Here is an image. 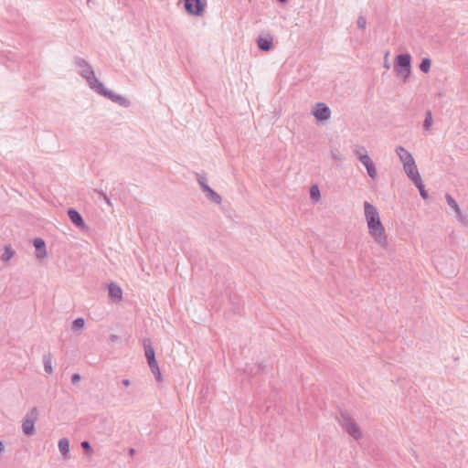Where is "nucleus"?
<instances>
[{
	"label": "nucleus",
	"mask_w": 468,
	"mask_h": 468,
	"mask_svg": "<svg viewBox=\"0 0 468 468\" xmlns=\"http://www.w3.org/2000/svg\"><path fill=\"white\" fill-rule=\"evenodd\" d=\"M363 206L369 235L377 244L387 249L388 247V235L377 207L367 201H365Z\"/></svg>",
	"instance_id": "1"
},
{
	"label": "nucleus",
	"mask_w": 468,
	"mask_h": 468,
	"mask_svg": "<svg viewBox=\"0 0 468 468\" xmlns=\"http://www.w3.org/2000/svg\"><path fill=\"white\" fill-rule=\"evenodd\" d=\"M74 64L78 69L79 74L86 80L89 87L95 90L96 88L101 83L96 77L92 66L83 58L76 57Z\"/></svg>",
	"instance_id": "2"
},
{
	"label": "nucleus",
	"mask_w": 468,
	"mask_h": 468,
	"mask_svg": "<svg viewBox=\"0 0 468 468\" xmlns=\"http://www.w3.org/2000/svg\"><path fill=\"white\" fill-rule=\"evenodd\" d=\"M411 57L410 54H400L395 58L394 69L397 75L407 81L411 72Z\"/></svg>",
	"instance_id": "3"
},
{
	"label": "nucleus",
	"mask_w": 468,
	"mask_h": 468,
	"mask_svg": "<svg viewBox=\"0 0 468 468\" xmlns=\"http://www.w3.org/2000/svg\"><path fill=\"white\" fill-rule=\"evenodd\" d=\"M338 422L340 426L355 440H359L362 438L363 433L360 427L349 415L342 413Z\"/></svg>",
	"instance_id": "4"
},
{
	"label": "nucleus",
	"mask_w": 468,
	"mask_h": 468,
	"mask_svg": "<svg viewBox=\"0 0 468 468\" xmlns=\"http://www.w3.org/2000/svg\"><path fill=\"white\" fill-rule=\"evenodd\" d=\"M94 91L101 96L106 97L107 99L111 100L112 102L117 103L120 106L127 108L131 104L130 101L125 97L105 88L102 82L96 88Z\"/></svg>",
	"instance_id": "5"
},
{
	"label": "nucleus",
	"mask_w": 468,
	"mask_h": 468,
	"mask_svg": "<svg viewBox=\"0 0 468 468\" xmlns=\"http://www.w3.org/2000/svg\"><path fill=\"white\" fill-rule=\"evenodd\" d=\"M94 91L101 96L106 97L107 99L111 100L112 102L117 103L120 106L127 108L131 104L130 101L125 97L105 88L102 82L96 88Z\"/></svg>",
	"instance_id": "6"
},
{
	"label": "nucleus",
	"mask_w": 468,
	"mask_h": 468,
	"mask_svg": "<svg viewBox=\"0 0 468 468\" xmlns=\"http://www.w3.org/2000/svg\"><path fill=\"white\" fill-rule=\"evenodd\" d=\"M37 416L38 410L36 407L32 408L30 411L26 415L22 422V431L26 435L30 436L35 433V422L37 419Z\"/></svg>",
	"instance_id": "7"
},
{
	"label": "nucleus",
	"mask_w": 468,
	"mask_h": 468,
	"mask_svg": "<svg viewBox=\"0 0 468 468\" xmlns=\"http://www.w3.org/2000/svg\"><path fill=\"white\" fill-rule=\"evenodd\" d=\"M312 115L317 122H326L331 118V110L324 102H317L314 105Z\"/></svg>",
	"instance_id": "8"
},
{
	"label": "nucleus",
	"mask_w": 468,
	"mask_h": 468,
	"mask_svg": "<svg viewBox=\"0 0 468 468\" xmlns=\"http://www.w3.org/2000/svg\"><path fill=\"white\" fill-rule=\"evenodd\" d=\"M185 8L191 15L201 16L204 11V4L201 0H186Z\"/></svg>",
	"instance_id": "9"
},
{
	"label": "nucleus",
	"mask_w": 468,
	"mask_h": 468,
	"mask_svg": "<svg viewBox=\"0 0 468 468\" xmlns=\"http://www.w3.org/2000/svg\"><path fill=\"white\" fill-rule=\"evenodd\" d=\"M257 45L262 51H269L273 48V37L270 33L260 35L257 38Z\"/></svg>",
	"instance_id": "10"
},
{
	"label": "nucleus",
	"mask_w": 468,
	"mask_h": 468,
	"mask_svg": "<svg viewBox=\"0 0 468 468\" xmlns=\"http://www.w3.org/2000/svg\"><path fill=\"white\" fill-rule=\"evenodd\" d=\"M403 169L408 176V177L413 181V183L421 179L420 173L417 169V165L415 164V160L410 161L403 165Z\"/></svg>",
	"instance_id": "11"
},
{
	"label": "nucleus",
	"mask_w": 468,
	"mask_h": 468,
	"mask_svg": "<svg viewBox=\"0 0 468 468\" xmlns=\"http://www.w3.org/2000/svg\"><path fill=\"white\" fill-rule=\"evenodd\" d=\"M68 216L72 223H74L77 227L84 228L85 223L81 217V215L75 209L70 208L68 211Z\"/></svg>",
	"instance_id": "12"
},
{
	"label": "nucleus",
	"mask_w": 468,
	"mask_h": 468,
	"mask_svg": "<svg viewBox=\"0 0 468 468\" xmlns=\"http://www.w3.org/2000/svg\"><path fill=\"white\" fill-rule=\"evenodd\" d=\"M109 296L114 301H121L122 298V290L116 283H110L109 285Z\"/></svg>",
	"instance_id": "13"
},
{
	"label": "nucleus",
	"mask_w": 468,
	"mask_h": 468,
	"mask_svg": "<svg viewBox=\"0 0 468 468\" xmlns=\"http://www.w3.org/2000/svg\"><path fill=\"white\" fill-rule=\"evenodd\" d=\"M58 450L65 460L69 458V441L68 438H62L58 441Z\"/></svg>",
	"instance_id": "14"
},
{
	"label": "nucleus",
	"mask_w": 468,
	"mask_h": 468,
	"mask_svg": "<svg viewBox=\"0 0 468 468\" xmlns=\"http://www.w3.org/2000/svg\"><path fill=\"white\" fill-rule=\"evenodd\" d=\"M396 153L403 165L414 160L412 154L402 146H398Z\"/></svg>",
	"instance_id": "15"
},
{
	"label": "nucleus",
	"mask_w": 468,
	"mask_h": 468,
	"mask_svg": "<svg viewBox=\"0 0 468 468\" xmlns=\"http://www.w3.org/2000/svg\"><path fill=\"white\" fill-rule=\"evenodd\" d=\"M34 247L38 251L37 258L43 259L47 256V250H46V244L45 241L40 239L37 238L33 241Z\"/></svg>",
	"instance_id": "16"
},
{
	"label": "nucleus",
	"mask_w": 468,
	"mask_h": 468,
	"mask_svg": "<svg viewBox=\"0 0 468 468\" xmlns=\"http://www.w3.org/2000/svg\"><path fill=\"white\" fill-rule=\"evenodd\" d=\"M445 199L447 204L455 211L457 218L463 220V217L462 211L454 198L451 195L446 194Z\"/></svg>",
	"instance_id": "17"
},
{
	"label": "nucleus",
	"mask_w": 468,
	"mask_h": 468,
	"mask_svg": "<svg viewBox=\"0 0 468 468\" xmlns=\"http://www.w3.org/2000/svg\"><path fill=\"white\" fill-rule=\"evenodd\" d=\"M146 342H148V340H145L144 342V349H145V357L149 364V363L155 362L156 359H155L154 350L153 346L151 345H147Z\"/></svg>",
	"instance_id": "18"
},
{
	"label": "nucleus",
	"mask_w": 468,
	"mask_h": 468,
	"mask_svg": "<svg viewBox=\"0 0 468 468\" xmlns=\"http://www.w3.org/2000/svg\"><path fill=\"white\" fill-rule=\"evenodd\" d=\"M149 367L151 369V372L154 376L157 382L161 383L163 381V377L159 368V366L157 364V361L149 363Z\"/></svg>",
	"instance_id": "19"
},
{
	"label": "nucleus",
	"mask_w": 468,
	"mask_h": 468,
	"mask_svg": "<svg viewBox=\"0 0 468 468\" xmlns=\"http://www.w3.org/2000/svg\"><path fill=\"white\" fill-rule=\"evenodd\" d=\"M433 125V118L431 111L425 112V119L423 122V132L428 133Z\"/></svg>",
	"instance_id": "20"
},
{
	"label": "nucleus",
	"mask_w": 468,
	"mask_h": 468,
	"mask_svg": "<svg viewBox=\"0 0 468 468\" xmlns=\"http://www.w3.org/2000/svg\"><path fill=\"white\" fill-rule=\"evenodd\" d=\"M205 193L207 194V198L212 201L213 203L219 205L222 202V197L211 187L208 189V191H206Z\"/></svg>",
	"instance_id": "21"
},
{
	"label": "nucleus",
	"mask_w": 468,
	"mask_h": 468,
	"mask_svg": "<svg viewBox=\"0 0 468 468\" xmlns=\"http://www.w3.org/2000/svg\"><path fill=\"white\" fill-rule=\"evenodd\" d=\"M197 183L199 184L201 189L204 192L208 191L210 186L207 183V179L206 175H204V174H197Z\"/></svg>",
	"instance_id": "22"
},
{
	"label": "nucleus",
	"mask_w": 468,
	"mask_h": 468,
	"mask_svg": "<svg viewBox=\"0 0 468 468\" xmlns=\"http://www.w3.org/2000/svg\"><path fill=\"white\" fill-rule=\"evenodd\" d=\"M15 255V250L11 248L10 245H5L4 248V253L1 256V260L3 261H8Z\"/></svg>",
	"instance_id": "23"
},
{
	"label": "nucleus",
	"mask_w": 468,
	"mask_h": 468,
	"mask_svg": "<svg viewBox=\"0 0 468 468\" xmlns=\"http://www.w3.org/2000/svg\"><path fill=\"white\" fill-rule=\"evenodd\" d=\"M44 369L48 374H51L53 372L52 368V357L51 355H45L43 357Z\"/></svg>",
	"instance_id": "24"
},
{
	"label": "nucleus",
	"mask_w": 468,
	"mask_h": 468,
	"mask_svg": "<svg viewBox=\"0 0 468 468\" xmlns=\"http://www.w3.org/2000/svg\"><path fill=\"white\" fill-rule=\"evenodd\" d=\"M310 197L314 202L319 201L321 193L317 185H314L310 187Z\"/></svg>",
	"instance_id": "25"
},
{
	"label": "nucleus",
	"mask_w": 468,
	"mask_h": 468,
	"mask_svg": "<svg viewBox=\"0 0 468 468\" xmlns=\"http://www.w3.org/2000/svg\"><path fill=\"white\" fill-rule=\"evenodd\" d=\"M414 185L416 186V187L419 189L420 191V197L423 198V199H427L428 198V194L425 190V187H424V185H423V182H422V179L417 181L414 183Z\"/></svg>",
	"instance_id": "26"
},
{
	"label": "nucleus",
	"mask_w": 468,
	"mask_h": 468,
	"mask_svg": "<svg viewBox=\"0 0 468 468\" xmlns=\"http://www.w3.org/2000/svg\"><path fill=\"white\" fill-rule=\"evenodd\" d=\"M431 59L428 58H425L421 60V62L420 64V69L424 73H428L431 69Z\"/></svg>",
	"instance_id": "27"
},
{
	"label": "nucleus",
	"mask_w": 468,
	"mask_h": 468,
	"mask_svg": "<svg viewBox=\"0 0 468 468\" xmlns=\"http://www.w3.org/2000/svg\"><path fill=\"white\" fill-rule=\"evenodd\" d=\"M359 161L366 167V169H367L368 167H370L374 165L373 161L371 160V158L367 153L364 156H360Z\"/></svg>",
	"instance_id": "28"
},
{
	"label": "nucleus",
	"mask_w": 468,
	"mask_h": 468,
	"mask_svg": "<svg viewBox=\"0 0 468 468\" xmlns=\"http://www.w3.org/2000/svg\"><path fill=\"white\" fill-rule=\"evenodd\" d=\"M359 161L366 167V169H367L368 167H370L374 165L373 161L371 160V158L367 153L364 156H360Z\"/></svg>",
	"instance_id": "29"
},
{
	"label": "nucleus",
	"mask_w": 468,
	"mask_h": 468,
	"mask_svg": "<svg viewBox=\"0 0 468 468\" xmlns=\"http://www.w3.org/2000/svg\"><path fill=\"white\" fill-rule=\"evenodd\" d=\"M359 161L366 167V169H367L368 167H370L374 165L373 161L371 160V158L367 153L364 156H360Z\"/></svg>",
	"instance_id": "30"
},
{
	"label": "nucleus",
	"mask_w": 468,
	"mask_h": 468,
	"mask_svg": "<svg viewBox=\"0 0 468 468\" xmlns=\"http://www.w3.org/2000/svg\"><path fill=\"white\" fill-rule=\"evenodd\" d=\"M85 325V321L83 318H77L72 323V329H81Z\"/></svg>",
	"instance_id": "31"
},
{
	"label": "nucleus",
	"mask_w": 468,
	"mask_h": 468,
	"mask_svg": "<svg viewBox=\"0 0 468 468\" xmlns=\"http://www.w3.org/2000/svg\"><path fill=\"white\" fill-rule=\"evenodd\" d=\"M331 157L334 161H341L343 159V155L337 149L331 150Z\"/></svg>",
	"instance_id": "32"
},
{
	"label": "nucleus",
	"mask_w": 468,
	"mask_h": 468,
	"mask_svg": "<svg viewBox=\"0 0 468 468\" xmlns=\"http://www.w3.org/2000/svg\"><path fill=\"white\" fill-rule=\"evenodd\" d=\"M355 154L356 155V157L358 158V160H360V156H364L367 152V150L365 149V147L363 146H359L357 147L355 151H354Z\"/></svg>",
	"instance_id": "33"
},
{
	"label": "nucleus",
	"mask_w": 468,
	"mask_h": 468,
	"mask_svg": "<svg viewBox=\"0 0 468 468\" xmlns=\"http://www.w3.org/2000/svg\"><path fill=\"white\" fill-rule=\"evenodd\" d=\"M367 175H368L372 179H375V178L378 176V172H377V169H376L375 165H373L372 166L368 167V168L367 169Z\"/></svg>",
	"instance_id": "34"
},
{
	"label": "nucleus",
	"mask_w": 468,
	"mask_h": 468,
	"mask_svg": "<svg viewBox=\"0 0 468 468\" xmlns=\"http://www.w3.org/2000/svg\"><path fill=\"white\" fill-rule=\"evenodd\" d=\"M357 27L364 29L367 26V20L364 16H359L356 21Z\"/></svg>",
	"instance_id": "35"
},
{
	"label": "nucleus",
	"mask_w": 468,
	"mask_h": 468,
	"mask_svg": "<svg viewBox=\"0 0 468 468\" xmlns=\"http://www.w3.org/2000/svg\"><path fill=\"white\" fill-rule=\"evenodd\" d=\"M388 55H389V52L388 51V52H386L385 58H384V68L387 69H390V63L388 60Z\"/></svg>",
	"instance_id": "36"
},
{
	"label": "nucleus",
	"mask_w": 468,
	"mask_h": 468,
	"mask_svg": "<svg viewBox=\"0 0 468 468\" xmlns=\"http://www.w3.org/2000/svg\"><path fill=\"white\" fill-rule=\"evenodd\" d=\"M80 380V376L79 374H73L71 376L72 384L76 385Z\"/></svg>",
	"instance_id": "37"
},
{
	"label": "nucleus",
	"mask_w": 468,
	"mask_h": 468,
	"mask_svg": "<svg viewBox=\"0 0 468 468\" xmlns=\"http://www.w3.org/2000/svg\"><path fill=\"white\" fill-rule=\"evenodd\" d=\"M81 447H82L84 450H86V451H90V449H91V448H90V442H89V441H82V442H81Z\"/></svg>",
	"instance_id": "38"
},
{
	"label": "nucleus",
	"mask_w": 468,
	"mask_h": 468,
	"mask_svg": "<svg viewBox=\"0 0 468 468\" xmlns=\"http://www.w3.org/2000/svg\"><path fill=\"white\" fill-rule=\"evenodd\" d=\"M122 385H123L124 387H129V386H130V384H131V382H130V380H129V379H123V380L122 381Z\"/></svg>",
	"instance_id": "39"
},
{
	"label": "nucleus",
	"mask_w": 468,
	"mask_h": 468,
	"mask_svg": "<svg viewBox=\"0 0 468 468\" xmlns=\"http://www.w3.org/2000/svg\"><path fill=\"white\" fill-rule=\"evenodd\" d=\"M5 452V444L3 441H0V454H2Z\"/></svg>",
	"instance_id": "40"
},
{
	"label": "nucleus",
	"mask_w": 468,
	"mask_h": 468,
	"mask_svg": "<svg viewBox=\"0 0 468 468\" xmlns=\"http://www.w3.org/2000/svg\"><path fill=\"white\" fill-rule=\"evenodd\" d=\"M111 340H112V342H115V341H117V340H118V336H117V335H111Z\"/></svg>",
	"instance_id": "41"
},
{
	"label": "nucleus",
	"mask_w": 468,
	"mask_h": 468,
	"mask_svg": "<svg viewBox=\"0 0 468 468\" xmlns=\"http://www.w3.org/2000/svg\"><path fill=\"white\" fill-rule=\"evenodd\" d=\"M104 200L106 201V203H107L109 206H112L111 201L109 200V198H108L106 196H104Z\"/></svg>",
	"instance_id": "42"
},
{
	"label": "nucleus",
	"mask_w": 468,
	"mask_h": 468,
	"mask_svg": "<svg viewBox=\"0 0 468 468\" xmlns=\"http://www.w3.org/2000/svg\"><path fill=\"white\" fill-rule=\"evenodd\" d=\"M130 453H131V454H133V453H134V450H133V449H131V450H130Z\"/></svg>",
	"instance_id": "43"
}]
</instances>
